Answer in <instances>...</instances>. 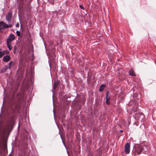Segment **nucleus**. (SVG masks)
I'll return each instance as SVG.
<instances>
[{
  "label": "nucleus",
  "mask_w": 156,
  "mask_h": 156,
  "mask_svg": "<svg viewBox=\"0 0 156 156\" xmlns=\"http://www.w3.org/2000/svg\"><path fill=\"white\" fill-rule=\"evenodd\" d=\"M80 8L82 9H83V10H84V7L82 5H80Z\"/></svg>",
  "instance_id": "18"
},
{
  "label": "nucleus",
  "mask_w": 156,
  "mask_h": 156,
  "mask_svg": "<svg viewBox=\"0 0 156 156\" xmlns=\"http://www.w3.org/2000/svg\"><path fill=\"white\" fill-rule=\"evenodd\" d=\"M12 27L11 24L8 25L6 24L3 22H0V30L3 29L4 28L10 27Z\"/></svg>",
  "instance_id": "1"
},
{
  "label": "nucleus",
  "mask_w": 156,
  "mask_h": 156,
  "mask_svg": "<svg viewBox=\"0 0 156 156\" xmlns=\"http://www.w3.org/2000/svg\"><path fill=\"white\" fill-rule=\"evenodd\" d=\"M105 85L104 84H102L101 86L99 89V90L100 92H101L103 90L104 88L105 87Z\"/></svg>",
  "instance_id": "8"
},
{
  "label": "nucleus",
  "mask_w": 156,
  "mask_h": 156,
  "mask_svg": "<svg viewBox=\"0 0 156 156\" xmlns=\"http://www.w3.org/2000/svg\"><path fill=\"white\" fill-rule=\"evenodd\" d=\"M2 52L4 54V55L6 54H8L9 53V51L7 50H4L3 51H2Z\"/></svg>",
  "instance_id": "13"
},
{
  "label": "nucleus",
  "mask_w": 156,
  "mask_h": 156,
  "mask_svg": "<svg viewBox=\"0 0 156 156\" xmlns=\"http://www.w3.org/2000/svg\"><path fill=\"white\" fill-rule=\"evenodd\" d=\"M125 152L127 154H129L130 151V145L129 143H127L125 145Z\"/></svg>",
  "instance_id": "2"
},
{
  "label": "nucleus",
  "mask_w": 156,
  "mask_h": 156,
  "mask_svg": "<svg viewBox=\"0 0 156 156\" xmlns=\"http://www.w3.org/2000/svg\"><path fill=\"white\" fill-rule=\"evenodd\" d=\"M108 92H107V96H106V99L110 100V97L108 95Z\"/></svg>",
  "instance_id": "14"
},
{
  "label": "nucleus",
  "mask_w": 156,
  "mask_h": 156,
  "mask_svg": "<svg viewBox=\"0 0 156 156\" xmlns=\"http://www.w3.org/2000/svg\"><path fill=\"white\" fill-rule=\"evenodd\" d=\"M56 87H57V86L56 85L55 83L54 84V85H53V88L54 89H55L56 88Z\"/></svg>",
  "instance_id": "17"
},
{
  "label": "nucleus",
  "mask_w": 156,
  "mask_h": 156,
  "mask_svg": "<svg viewBox=\"0 0 156 156\" xmlns=\"http://www.w3.org/2000/svg\"><path fill=\"white\" fill-rule=\"evenodd\" d=\"M129 75L131 76H134L135 75V73L132 69H131L129 72Z\"/></svg>",
  "instance_id": "7"
},
{
  "label": "nucleus",
  "mask_w": 156,
  "mask_h": 156,
  "mask_svg": "<svg viewBox=\"0 0 156 156\" xmlns=\"http://www.w3.org/2000/svg\"><path fill=\"white\" fill-rule=\"evenodd\" d=\"M133 109L134 112L136 111L138 109V108L136 105H135L134 106H133Z\"/></svg>",
  "instance_id": "11"
},
{
  "label": "nucleus",
  "mask_w": 156,
  "mask_h": 156,
  "mask_svg": "<svg viewBox=\"0 0 156 156\" xmlns=\"http://www.w3.org/2000/svg\"><path fill=\"white\" fill-rule=\"evenodd\" d=\"M106 103L107 104L109 105L110 104V100L106 99Z\"/></svg>",
  "instance_id": "15"
},
{
  "label": "nucleus",
  "mask_w": 156,
  "mask_h": 156,
  "mask_svg": "<svg viewBox=\"0 0 156 156\" xmlns=\"http://www.w3.org/2000/svg\"><path fill=\"white\" fill-rule=\"evenodd\" d=\"M15 36L13 34H10L9 37L7 38L6 42L11 43L12 41L15 39Z\"/></svg>",
  "instance_id": "3"
},
{
  "label": "nucleus",
  "mask_w": 156,
  "mask_h": 156,
  "mask_svg": "<svg viewBox=\"0 0 156 156\" xmlns=\"http://www.w3.org/2000/svg\"><path fill=\"white\" fill-rule=\"evenodd\" d=\"M142 147L140 146H138L136 148V151L139 154H140L142 151Z\"/></svg>",
  "instance_id": "5"
},
{
  "label": "nucleus",
  "mask_w": 156,
  "mask_h": 156,
  "mask_svg": "<svg viewBox=\"0 0 156 156\" xmlns=\"http://www.w3.org/2000/svg\"><path fill=\"white\" fill-rule=\"evenodd\" d=\"M4 55V54L2 52V50L0 48V58H2Z\"/></svg>",
  "instance_id": "12"
},
{
  "label": "nucleus",
  "mask_w": 156,
  "mask_h": 156,
  "mask_svg": "<svg viewBox=\"0 0 156 156\" xmlns=\"http://www.w3.org/2000/svg\"><path fill=\"white\" fill-rule=\"evenodd\" d=\"M53 1V0H52V1L51 2L49 1V2L51 3H52Z\"/></svg>",
  "instance_id": "20"
},
{
  "label": "nucleus",
  "mask_w": 156,
  "mask_h": 156,
  "mask_svg": "<svg viewBox=\"0 0 156 156\" xmlns=\"http://www.w3.org/2000/svg\"><path fill=\"white\" fill-rule=\"evenodd\" d=\"M16 27H19V23H17L16 24Z\"/></svg>",
  "instance_id": "19"
},
{
  "label": "nucleus",
  "mask_w": 156,
  "mask_h": 156,
  "mask_svg": "<svg viewBox=\"0 0 156 156\" xmlns=\"http://www.w3.org/2000/svg\"><path fill=\"white\" fill-rule=\"evenodd\" d=\"M12 61H10L9 63V68H11L12 67V66L13 65L14 63Z\"/></svg>",
  "instance_id": "10"
},
{
  "label": "nucleus",
  "mask_w": 156,
  "mask_h": 156,
  "mask_svg": "<svg viewBox=\"0 0 156 156\" xmlns=\"http://www.w3.org/2000/svg\"><path fill=\"white\" fill-rule=\"evenodd\" d=\"M120 131L122 133V132H123V130H120Z\"/></svg>",
  "instance_id": "21"
},
{
  "label": "nucleus",
  "mask_w": 156,
  "mask_h": 156,
  "mask_svg": "<svg viewBox=\"0 0 156 156\" xmlns=\"http://www.w3.org/2000/svg\"><path fill=\"white\" fill-rule=\"evenodd\" d=\"M134 124H136V125H137L136 124V122H135L134 123Z\"/></svg>",
  "instance_id": "22"
},
{
  "label": "nucleus",
  "mask_w": 156,
  "mask_h": 156,
  "mask_svg": "<svg viewBox=\"0 0 156 156\" xmlns=\"http://www.w3.org/2000/svg\"><path fill=\"white\" fill-rule=\"evenodd\" d=\"M16 33L17 35V36H20V32L19 31H16Z\"/></svg>",
  "instance_id": "16"
},
{
  "label": "nucleus",
  "mask_w": 156,
  "mask_h": 156,
  "mask_svg": "<svg viewBox=\"0 0 156 156\" xmlns=\"http://www.w3.org/2000/svg\"><path fill=\"white\" fill-rule=\"evenodd\" d=\"M10 58L9 55H5L3 58V60L4 61L7 62L10 61Z\"/></svg>",
  "instance_id": "6"
},
{
  "label": "nucleus",
  "mask_w": 156,
  "mask_h": 156,
  "mask_svg": "<svg viewBox=\"0 0 156 156\" xmlns=\"http://www.w3.org/2000/svg\"><path fill=\"white\" fill-rule=\"evenodd\" d=\"M7 46L9 50H11L12 49V47L10 45V43L6 42Z\"/></svg>",
  "instance_id": "9"
},
{
  "label": "nucleus",
  "mask_w": 156,
  "mask_h": 156,
  "mask_svg": "<svg viewBox=\"0 0 156 156\" xmlns=\"http://www.w3.org/2000/svg\"><path fill=\"white\" fill-rule=\"evenodd\" d=\"M12 14L11 12H9L8 13L6 17V20L9 22H10L12 16Z\"/></svg>",
  "instance_id": "4"
}]
</instances>
